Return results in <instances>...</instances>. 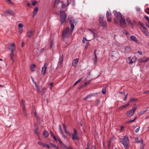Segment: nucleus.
<instances>
[{
    "instance_id": "f257e3e1",
    "label": "nucleus",
    "mask_w": 149,
    "mask_h": 149,
    "mask_svg": "<svg viewBox=\"0 0 149 149\" xmlns=\"http://www.w3.org/2000/svg\"><path fill=\"white\" fill-rule=\"evenodd\" d=\"M114 14L116 17L120 22V25L122 27H125L127 26L123 16L119 12V15L118 12L116 10L113 11Z\"/></svg>"
},
{
    "instance_id": "f03ea898",
    "label": "nucleus",
    "mask_w": 149,
    "mask_h": 149,
    "mask_svg": "<svg viewBox=\"0 0 149 149\" xmlns=\"http://www.w3.org/2000/svg\"><path fill=\"white\" fill-rule=\"evenodd\" d=\"M137 25L139 26L143 33L147 37H149V32L147 28L143 26V24L139 21L138 22Z\"/></svg>"
},
{
    "instance_id": "7ed1b4c3",
    "label": "nucleus",
    "mask_w": 149,
    "mask_h": 149,
    "mask_svg": "<svg viewBox=\"0 0 149 149\" xmlns=\"http://www.w3.org/2000/svg\"><path fill=\"white\" fill-rule=\"evenodd\" d=\"M120 141L123 145L125 149H128L130 143L129 139L127 136H125L123 138H121Z\"/></svg>"
},
{
    "instance_id": "20e7f679",
    "label": "nucleus",
    "mask_w": 149,
    "mask_h": 149,
    "mask_svg": "<svg viewBox=\"0 0 149 149\" xmlns=\"http://www.w3.org/2000/svg\"><path fill=\"white\" fill-rule=\"evenodd\" d=\"M73 31L70 30L68 27H67L64 29L62 33V36L63 38H67L71 35Z\"/></svg>"
},
{
    "instance_id": "39448f33",
    "label": "nucleus",
    "mask_w": 149,
    "mask_h": 149,
    "mask_svg": "<svg viewBox=\"0 0 149 149\" xmlns=\"http://www.w3.org/2000/svg\"><path fill=\"white\" fill-rule=\"evenodd\" d=\"M136 104H134L132 106V109L126 112V114L127 117H131L133 115L134 112L136 109Z\"/></svg>"
},
{
    "instance_id": "423d86ee",
    "label": "nucleus",
    "mask_w": 149,
    "mask_h": 149,
    "mask_svg": "<svg viewBox=\"0 0 149 149\" xmlns=\"http://www.w3.org/2000/svg\"><path fill=\"white\" fill-rule=\"evenodd\" d=\"M60 21L61 24H63L65 22L67 17V15L65 14V12L64 11L60 10Z\"/></svg>"
},
{
    "instance_id": "0eeeda50",
    "label": "nucleus",
    "mask_w": 149,
    "mask_h": 149,
    "mask_svg": "<svg viewBox=\"0 0 149 149\" xmlns=\"http://www.w3.org/2000/svg\"><path fill=\"white\" fill-rule=\"evenodd\" d=\"M103 19L104 16L102 15H100L99 19L100 26H102L103 27H105L106 26V22L105 21H104Z\"/></svg>"
},
{
    "instance_id": "6e6552de",
    "label": "nucleus",
    "mask_w": 149,
    "mask_h": 149,
    "mask_svg": "<svg viewBox=\"0 0 149 149\" xmlns=\"http://www.w3.org/2000/svg\"><path fill=\"white\" fill-rule=\"evenodd\" d=\"M74 134H72V138L73 140L79 139V137L77 136V130L75 129H73Z\"/></svg>"
},
{
    "instance_id": "1a4fd4ad",
    "label": "nucleus",
    "mask_w": 149,
    "mask_h": 149,
    "mask_svg": "<svg viewBox=\"0 0 149 149\" xmlns=\"http://www.w3.org/2000/svg\"><path fill=\"white\" fill-rule=\"evenodd\" d=\"M48 65V64L45 63L44 65L43 66L42 68L41 72L43 75H44L46 72V69L47 68V67Z\"/></svg>"
},
{
    "instance_id": "9d476101",
    "label": "nucleus",
    "mask_w": 149,
    "mask_h": 149,
    "mask_svg": "<svg viewBox=\"0 0 149 149\" xmlns=\"http://www.w3.org/2000/svg\"><path fill=\"white\" fill-rule=\"evenodd\" d=\"M75 22V20L73 19L70 21V29L72 31H73L74 29V24Z\"/></svg>"
},
{
    "instance_id": "9b49d317",
    "label": "nucleus",
    "mask_w": 149,
    "mask_h": 149,
    "mask_svg": "<svg viewBox=\"0 0 149 149\" xmlns=\"http://www.w3.org/2000/svg\"><path fill=\"white\" fill-rule=\"evenodd\" d=\"M111 14L110 11H107L106 13V17L107 21L110 22L111 21Z\"/></svg>"
},
{
    "instance_id": "f8f14e48",
    "label": "nucleus",
    "mask_w": 149,
    "mask_h": 149,
    "mask_svg": "<svg viewBox=\"0 0 149 149\" xmlns=\"http://www.w3.org/2000/svg\"><path fill=\"white\" fill-rule=\"evenodd\" d=\"M8 49L11 52H13L15 49V45L14 43H12L10 45V47L8 48Z\"/></svg>"
},
{
    "instance_id": "ddd939ff",
    "label": "nucleus",
    "mask_w": 149,
    "mask_h": 149,
    "mask_svg": "<svg viewBox=\"0 0 149 149\" xmlns=\"http://www.w3.org/2000/svg\"><path fill=\"white\" fill-rule=\"evenodd\" d=\"M125 52L126 53H130L131 51V49L130 47L128 46L125 47Z\"/></svg>"
},
{
    "instance_id": "4468645a",
    "label": "nucleus",
    "mask_w": 149,
    "mask_h": 149,
    "mask_svg": "<svg viewBox=\"0 0 149 149\" xmlns=\"http://www.w3.org/2000/svg\"><path fill=\"white\" fill-rule=\"evenodd\" d=\"M49 134V132L47 131L44 130L43 131V136L45 138H47Z\"/></svg>"
},
{
    "instance_id": "2eb2a0df",
    "label": "nucleus",
    "mask_w": 149,
    "mask_h": 149,
    "mask_svg": "<svg viewBox=\"0 0 149 149\" xmlns=\"http://www.w3.org/2000/svg\"><path fill=\"white\" fill-rule=\"evenodd\" d=\"M144 58H142L139 59V61L140 62H143V63H145L149 60V58H147L146 59H144Z\"/></svg>"
},
{
    "instance_id": "dca6fc26",
    "label": "nucleus",
    "mask_w": 149,
    "mask_h": 149,
    "mask_svg": "<svg viewBox=\"0 0 149 149\" xmlns=\"http://www.w3.org/2000/svg\"><path fill=\"white\" fill-rule=\"evenodd\" d=\"M96 49H95V50L94 52V55H95V58L94 59V63L95 64H96L97 63V60L98 59V58L97 57L96 54Z\"/></svg>"
},
{
    "instance_id": "f3484780",
    "label": "nucleus",
    "mask_w": 149,
    "mask_h": 149,
    "mask_svg": "<svg viewBox=\"0 0 149 149\" xmlns=\"http://www.w3.org/2000/svg\"><path fill=\"white\" fill-rule=\"evenodd\" d=\"M126 20L127 22L128 23V24L130 26H133V24H132L130 19L129 18H126Z\"/></svg>"
},
{
    "instance_id": "a211bd4d",
    "label": "nucleus",
    "mask_w": 149,
    "mask_h": 149,
    "mask_svg": "<svg viewBox=\"0 0 149 149\" xmlns=\"http://www.w3.org/2000/svg\"><path fill=\"white\" fill-rule=\"evenodd\" d=\"M131 40L132 41L136 42L137 41V38L134 36H131L130 37Z\"/></svg>"
},
{
    "instance_id": "6ab92c4d",
    "label": "nucleus",
    "mask_w": 149,
    "mask_h": 149,
    "mask_svg": "<svg viewBox=\"0 0 149 149\" xmlns=\"http://www.w3.org/2000/svg\"><path fill=\"white\" fill-rule=\"evenodd\" d=\"M6 13L10 14L12 15H14V13L12 10H8L6 11Z\"/></svg>"
},
{
    "instance_id": "aec40b11",
    "label": "nucleus",
    "mask_w": 149,
    "mask_h": 149,
    "mask_svg": "<svg viewBox=\"0 0 149 149\" xmlns=\"http://www.w3.org/2000/svg\"><path fill=\"white\" fill-rule=\"evenodd\" d=\"M33 32L32 31H28L27 32L28 36L30 38H31L32 36Z\"/></svg>"
},
{
    "instance_id": "412c9836",
    "label": "nucleus",
    "mask_w": 149,
    "mask_h": 149,
    "mask_svg": "<svg viewBox=\"0 0 149 149\" xmlns=\"http://www.w3.org/2000/svg\"><path fill=\"white\" fill-rule=\"evenodd\" d=\"M93 95V94L91 93L85 97L84 98V100H86L90 98Z\"/></svg>"
},
{
    "instance_id": "4be33fe9",
    "label": "nucleus",
    "mask_w": 149,
    "mask_h": 149,
    "mask_svg": "<svg viewBox=\"0 0 149 149\" xmlns=\"http://www.w3.org/2000/svg\"><path fill=\"white\" fill-rule=\"evenodd\" d=\"M58 141L59 143L60 144L61 146L65 149H66V147L64 144L62 142V141H61V140H58Z\"/></svg>"
},
{
    "instance_id": "5701e85b",
    "label": "nucleus",
    "mask_w": 149,
    "mask_h": 149,
    "mask_svg": "<svg viewBox=\"0 0 149 149\" xmlns=\"http://www.w3.org/2000/svg\"><path fill=\"white\" fill-rule=\"evenodd\" d=\"M22 112L23 113V114L25 116H26L27 115V113L26 112V110L25 108V106H24L23 107V110H22Z\"/></svg>"
},
{
    "instance_id": "b1692460",
    "label": "nucleus",
    "mask_w": 149,
    "mask_h": 149,
    "mask_svg": "<svg viewBox=\"0 0 149 149\" xmlns=\"http://www.w3.org/2000/svg\"><path fill=\"white\" fill-rule=\"evenodd\" d=\"M49 144L52 147L56 149H58V148L55 145L51 143H50Z\"/></svg>"
},
{
    "instance_id": "393cba45",
    "label": "nucleus",
    "mask_w": 149,
    "mask_h": 149,
    "mask_svg": "<svg viewBox=\"0 0 149 149\" xmlns=\"http://www.w3.org/2000/svg\"><path fill=\"white\" fill-rule=\"evenodd\" d=\"M59 129V130L61 134H63V131L62 130L61 126V125H58Z\"/></svg>"
},
{
    "instance_id": "a878e982",
    "label": "nucleus",
    "mask_w": 149,
    "mask_h": 149,
    "mask_svg": "<svg viewBox=\"0 0 149 149\" xmlns=\"http://www.w3.org/2000/svg\"><path fill=\"white\" fill-rule=\"evenodd\" d=\"M36 67V65L35 64H33L31 65V66L30 68H31V71L33 72L34 71V68Z\"/></svg>"
},
{
    "instance_id": "bb28decb",
    "label": "nucleus",
    "mask_w": 149,
    "mask_h": 149,
    "mask_svg": "<svg viewBox=\"0 0 149 149\" xmlns=\"http://www.w3.org/2000/svg\"><path fill=\"white\" fill-rule=\"evenodd\" d=\"M93 34V35L94 38H97V34L96 33H95V30H93L92 31Z\"/></svg>"
},
{
    "instance_id": "cd10ccee",
    "label": "nucleus",
    "mask_w": 149,
    "mask_h": 149,
    "mask_svg": "<svg viewBox=\"0 0 149 149\" xmlns=\"http://www.w3.org/2000/svg\"><path fill=\"white\" fill-rule=\"evenodd\" d=\"M38 8L37 7H35L34 8V11L33 12V13L34 14H36L37 13V12L38 11Z\"/></svg>"
},
{
    "instance_id": "c85d7f7f",
    "label": "nucleus",
    "mask_w": 149,
    "mask_h": 149,
    "mask_svg": "<svg viewBox=\"0 0 149 149\" xmlns=\"http://www.w3.org/2000/svg\"><path fill=\"white\" fill-rule=\"evenodd\" d=\"M50 133L51 136H52L53 137V138L54 139L55 141H57L56 140V137L54 135L52 132L51 131L50 132Z\"/></svg>"
},
{
    "instance_id": "c756f323",
    "label": "nucleus",
    "mask_w": 149,
    "mask_h": 149,
    "mask_svg": "<svg viewBox=\"0 0 149 149\" xmlns=\"http://www.w3.org/2000/svg\"><path fill=\"white\" fill-rule=\"evenodd\" d=\"M37 143L39 145L41 146L44 147L45 146V144L41 142L38 141L37 142Z\"/></svg>"
},
{
    "instance_id": "7c9ffc66",
    "label": "nucleus",
    "mask_w": 149,
    "mask_h": 149,
    "mask_svg": "<svg viewBox=\"0 0 149 149\" xmlns=\"http://www.w3.org/2000/svg\"><path fill=\"white\" fill-rule=\"evenodd\" d=\"M136 117L134 119H133V120H128L126 122V123H131V122H134V120L136 119Z\"/></svg>"
},
{
    "instance_id": "2f4dec72",
    "label": "nucleus",
    "mask_w": 149,
    "mask_h": 149,
    "mask_svg": "<svg viewBox=\"0 0 149 149\" xmlns=\"http://www.w3.org/2000/svg\"><path fill=\"white\" fill-rule=\"evenodd\" d=\"M106 88H107V86H105V87H104L102 88V92L104 94H105V93H106Z\"/></svg>"
},
{
    "instance_id": "473e14b6",
    "label": "nucleus",
    "mask_w": 149,
    "mask_h": 149,
    "mask_svg": "<svg viewBox=\"0 0 149 149\" xmlns=\"http://www.w3.org/2000/svg\"><path fill=\"white\" fill-rule=\"evenodd\" d=\"M78 60L79 59L78 58H77L76 59H74V63L75 64V65H74V66H75L77 64L78 62Z\"/></svg>"
},
{
    "instance_id": "72a5a7b5",
    "label": "nucleus",
    "mask_w": 149,
    "mask_h": 149,
    "mask_svg": "<svg viewBox=\"0 0 149 149\" xmlns=\"http://www.w3.org/2000/svg\"><path fill=\"white\" fill-rule=\"evenodd\" d=\"M135 141L136 143H138L141 142H142L143 140L141 139V141H139V139L138 138H136L135 139Z\"/></svg>"
},
{
    "instance_id": "f704fd0d",
    "label": "nucleus",
    "mask_w": 149,
    "mask_h": 149,
    "mask_svg": "<svg viewBox=\"0 0 149 149\" xmlns=\"http://www.w3.org/2000/svg\"><path fill=\"white\" fill-rule=\"evenodd\" d=\"M38 128H36L34 130V133L36 134L37 135H38V134H39V133L38 132Z\"/></svg>"
},
{
    "instance_id": "c9c22d12",
    "label": "nucleus",
    "mask_w": 149,
    "mask_h": 149,
    "mask_svg": "<svg viewBox=\"0 0 149 149\" xmlns=\"http://www.w3.org/2000/svg\"><path fill=\"white\" fill-rule=\"evenodd\" d=\"M91 80H88L86 81L84 84V86H86L88 84H89L91 83Z\"/></svg>"
},
{
    "instance_id": "e433bc0d",
    "label": "nucleus",
    "mask_w": 149,
    "mask_h": 149,
    "mask_svg": "<svg viewBox=\"0 0 149 149\" xmlns=\"http://www.w3.org/2000/svg\"><path fill=\"white\" fill-rule=\"evenodd\" d=\"M138 100V99L137 98H132L131 100L129 101L130 102H131L132 101H137Z\"/></svg>"
},
{
    "instance_id": "4c0bfd02",
    "label": "nucleus",
    "mask_w": 149,
    "mask_h": 149,
    "mask_svg": "<svg viewBox=\"0 0 149 149\" xmlns=\"http://www.w3.org/2000/svg\"><path fill=\"white\" fill-rule=\"evenodd\" d=\"M60 1V0H55L54 7H55L56 5L58 4L59 2Z\"/></svg>"
},
{
    "instance_id": "58836bf2",
    "label": "nucleus",
    "mask_w": 149,
    "mask_h": 149,
    "mask_svg": "<svg viewBox=\"0 0 149 149\" xmlns=\"http://www.w3.org/2000/svg\"><path fill=\"white\" fill-rule=\"evenodd\" d=\"M11 52V54H10V57H11V59L13 61L14 59L13 58V57L14 56V54L13 53V52Z\"/></svg>"
},
{
    "instance_id": "ea45409f",
    "label": "nucleus",
    "mask_w": 149,
    "mask_h": 149,
    "mask_svg": "<svg viewBox=\"0 0 149 149\" xmlns=\"http://www.w3.org/2000/svg\"><path fill=\"white\" fill-rule=\"evenodd\" d=\"M147 111V110H145V111H141L139 113V116L142 115L143 114V113H144L145 112H146Z\"/></svg>"
},
{
    "instance_id": "a19ab883",
    "label": "nucleus",
    "mask_w": 149,
    "mask_h": 149,
    "mask_svg": "<svg viewBox=\"0 0 149 149\" xmlns=\"http://www.w3.org/2000/svg\"><path fill=\"white\" fill-rule=\"evenodd\" d=\"M132 60L134 62H135L137 60V58L136 56H134L132 58Z\"/></svg>"
},
{
    "instance_id": "79ce46f5",
    "label": "nucleus",
    "mask_w": 149,
    "mask_h": 149,
    "mask_svg": "<svg viewBox=\"0 0 149 149\" xmlns=\"http://www.w3.org/2000/svg\"><path fill=\"white\" fill-rule=\"evenodd\" d=\"M45 87H43L42 88V90L41 91L42 94V95L44 94L45 93Z\"/></svg>"
},
{
    "instance_id": "37998d69",
    "label": "nucleus",
    "mask_w": 149,
    "mask_h": 149,
    "mask_svg": "<svg viewBox=\"0 0 149 149\" xmlns=\"http://www.w3.org/2000/svg\"><path fill=\"white\" fill-rule=\"evenodd\" d=\"M37 3V1H32V5L33 6H34L36 3Z\"/></svg>"
},
{
    "instance_id": "c03bdc74",
    "label": "nucleus",
    "mask_w": 149,
    "mask_h": 149,
    "mask_svg": "<svg viewBox=\"0 0 149 149\" xmlns=\"http://www.w3.org/2000/svg\"><path fill=\"white\" fill-rule=\"evenodd\" d=\"M72 17L71 15H69L68 18V20L70 21L72 19Z\"/></svg>"
},
{
    "instance_id": "a18cd8bd",
    "label": "nucleus",
    "mask_w": 149,
    "mask_h": 149,
    "mask_svg": "<svg viewBox=\"0 0 149 149\" xmlns=\"http://www.w3.org/2000/svg\"><path fill=\"white\" fill-rule=\"evenodd\" d=\"M18 26L19 28V29H20V28H22V27L23 26V25L22 24H19L18 25Z\"/></svg>"
},
{
    "instance_id": "49530a36",
    "label": "nucleus",
    "mask_w": 149,
    "mask_h": 149,
    "mask_svg": "<svg viewBox=\"0 0 149 149\" xmlns=\"http://www.w3.org/2000/svg\"><path fill=\"white\" fill-rule=\"evenodd\" d=\"M63 60L62 59H59L58 63L59 65H61L63 62Z\"/></svg>"
},
{
    "instance_id": "de8ad7c7",
    "label": "nucleus",
    "mask_w": 149,
    "mask_h": 149,
    "mask_svg": "<svg viewBox=\"0 0 149 149\" xmlns=\"http://www.w3.org/2000/svg\"><path fill=\"white\" fill-rule=\"evenodd\" d=\"M130 103H129L127 104H125L124 105H123V108H126L128 107Z\"/></svg>"
},
{
    "instance_id": "09e8293b",
    "label": "nucleus",
    "mask_w": 149,
    "mask_h": 149,
    "mask_svg": "<svg viewBox=\"0 0 149 149\" xmlns=\"http://www.w3.org/2000/svg\"><path fill=\"white\" fill-rule=\"evenodd\" d=\"M147 20L148 22V23H149V17L147 16H146L144 17Z\"/></svg>"
},
{
    "instance_id": "8fccbe9b",
    "label": "nucleus",
    "mask_w": 149,
    "mask_h": 149,
    "mask_svg": "<svg viewBox=\"0 0 149 149\" xmlns=\"http://www.w3.org/2000/svg\"><path fill=\"white\" fill-rule=\"evenodd\" d=\"M123 33H124L126 35H127L128 34H129V33L126 30H124L123 31Z\"/></svg>"
},
{
    "instance_id": "3c124183",
    "label": "nucleus",
    "mask_w": 149,
    "mask_h": 149,
    "mask_svg": "<svg viewBox=\"0 0 149 149\" xmlns=\"http://www.w3.org/2000/svg\"><path fill=\"white\" fill-rule=\"evenodd\" d=\"M23 31V28H20L19 29V33H22Z\"/></svg>"
},
{
    "instance_id": "603ef678",
    "label": "nucleus",
    "mask_w": 149,
    "mask_h": 149,
    "mask_svg": "<svg viewBox=\"0 0 149 149\" xmlns=\"http://www.w3.org/2000/svg\"><path fill=\"white\" fill-rule=\"evenodd\" d=\"M25 104L24 101L23 100H21V104L22 105H23V107H24V106H25V104Z\"/></svg>"
},
{
    "instance_id": "864d4df0",
    "label": "nucleus",
    "mask_w": 149,
    "mask_h": 149,
    "mask_svg": "<svg viewBox=\"0 0 149 149\" xmlns=\"http://www.w3.org/2000/svg\"><path fill=\"white\" fill-rule=\"evenodd\" d=\"M83 80V79H82V78H81V79H79V80H77V81H76V83H77V84L80 82L81 81H82Z\"/></svg>"
},
{
    "instance_id": "5fc2aeb1",
    "label": "nucleus",
    "mask_w": 149,
    "mask_h": 149,
    "mask_svg": "<svg viewBox=\"0 0 149 149\" xmlns=\"http://www.w3.org/2000/svg\"><path fill=\"white\" fill-rule=\"evenodd\" d=\"M63 129L64 130L67 129V127L65 125V124L63 123Z\"/></svg>"
},
{
    "instance_id": "6e6d98bb",
    "label": "nucleus",
    "mask_w": 149,
    "mask_h": 149,
    "mask_svg": "<svg viewBox=\"0 0 149 149\" xmlns=\"http://www.w3.org/2000/svg\"><path fill=\"white\" fill-rule=\"evenodd\" d=\"M36 90H37V91L38 92H40V89L39 88V86L38 85L37 86H36Z\"/></svg>"
},
{
    "instance_id": "4d7b16f0",
    "label": "nucleus",
    "mask_w": 149,
    "mask_h": 149,
    "mask_svg": "<svg viewBox=\"0 0 149 149\" xmlns=\"http://www.w3.org/2000/svg\"><path fill=\"white\" fill-rule=\"evenodd\" d=\"M34 115L37 118V120L40 119V118L37 116V115L36 113L35 112Z\"/></svg>"
},
{
    "instance_id": "13d9d810",
    "label": "nucleus",
    "mask_w": 149,
    "mask_h": 149,
    "mask_svg": "<svg viewBox=\"0 0 149 149\" xmlns=\"http://www.w3.org/2000/svg\"><path fill=\"white\" fill-rule=\"evenodd\" d=\"M124 108H123V106H120V107H119L118 108V109L119 110H123Z\"/></svg>"
},
{
    "instance_id": "bf43d9fd",
    "label": "nucleus",
    "mask_w": 149,
    "mask_h": 149,
    "mask_svg": "<svg viewBox=\"0 0 149 149\" xmlns=\"http://www.w3.org/2000/svg\"><path fill=\"white\" fill-rule=\"evenodd\" d=\"M114 24H118V21L116 20V19L115 18H114Z\"/></svg>"
},
{
    "instance_id": "052dcab7",
    "label": "nucleus",
    "mask_w": 149,
    "mask_h": 149,
    "mask_svg": "<svg viewBox=\"0 0 149 149\" xmlns=\"http://www.w3.org/2000/svg\"><path fill=\"white\" fill-rule=\"evenodd\" d=\"M134 62L132 60V59H131V60H130L129 64H132Z\"/></svg>"
},
{
    "instance_id": "680f3d73",
    "label": "nucleus",
    "mask_w": 149,
    "mask_h": 149,
    "mask_svg": "<svg viewBox=\"0 0 149 149\" xmlns=\"http://www.w3.org/2000/svg\"><path fill=\"white\" fill-rule=\"evenodd\" d=\"M65 133L68 135L70 136L71 135L69 132L68 131H67L66 132H65Z\"/></svg>"
},
{
    "instance_id": "e2e57ef3",
    "label": "nucleus",
    "mask_w": 149,
    "mask_h": 149,
    "mask_svg": "<svg viewBox=\"0 0 149 149\" xmlns=\"http://www.w3.org/2000/svg\"><path fill=\"white\" fill-rule=\"evenodd\" d=\"M110 146H111V141H109L108 143V147L109 149L110 148Z\"/></svg>"
},
{
    "instance_id": "0e129e2a",
    "label": "nucleus",
    "mask_w": 149,
    "mask_h": 149,
    "mask_svg": "<svg viewBox=\"0 0 149 149\" xmlns=\"http://www.w3.org/2000/svg\"><path fill=\"white\" fill-rule=\"evenodd\" d=\"M86 148L90 149V144L89 143H88L87 144V148Z\"/></svg>"
},
{
    "instance_id": "69168bd1",
    "label": "nucleus",
    "mask_w": 149,
    "mask_h": 149,
    "mask_svg": "<svg viewBox=\"0 0 149 149\" xmlns=\"http://www.w3.org/2000/svg\"><path fill=\"white\" fill-rule=\"evenodd\" d=\"M139 128H140V127L139 128H138L136 129V130H135V132H136L137 133V132H138L139 131Z\"/></svg>"
},
{
    "instance_id": "338daca9",
    "label": "nucleus",
    "mask_w": 149,
    "mask_h": 149,
    "mask_svg": "<svg viewBox=\"0 0 149 149\" xmlns=\"http://www.w3.org/2000/svg\"><path fill=\"white\" fill-rule=\"evenodd\" d=\"M50 88L51 89H52V87H53V83H51L50 84Z\"/></svg>"
},
{
    "instance_id": "774afa93",
    "label": "nucleus",
    "mask_w": 149,
    "mask_h": 149,
    "mask_svg": "<svg viewBox=\"0 0 149 149\" xmlns=\"http://www.w3.org/2000/svg\"><path fill=\"white\" fill-rule=\"evenodd\" d=\"M26 5L27 6L29 7H31V4L29 3H27L26 4Z\"/></svg>"
}]
</instances>
